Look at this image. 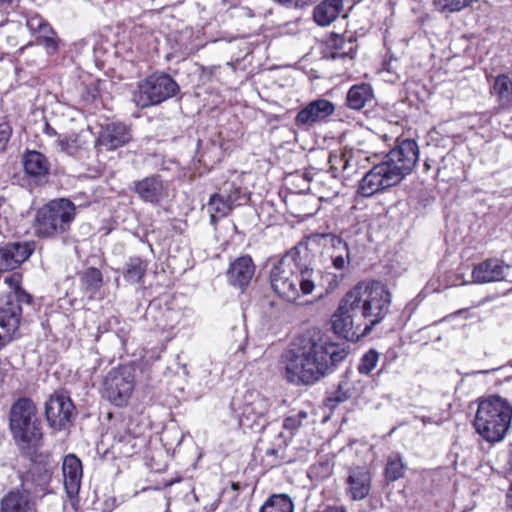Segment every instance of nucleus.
I'll list each match as a JSON object with an SVG mask.
<instances>
[{
	"mask_svg": "<svg viewBox=\"0 0 512 512\" xmlns=\"http://www.w3.org/2000/svg\"><path fill=\"white\" fill-rule=\"evenodd\" d=\"M347 355L343 345L330 341L319 330H308L282 354L283 375L289 383L313 385L333 373Z\"/></svg>",
	"mask_w": 512,
	"mask_h": 512,
	"instance_id": "nucleus-1",
	"label": "nucleus"
},
{
	"mask_svg": "<svg viewBox=\"0 0 512 512\" xmlns=\"http://www.w3.org/2000/svg\"><path fill=\"white\" fill-rule=\"evenodd\" d=\"M311 265L312 255L307 244H297L271 268V289L287 302H295L301 295L311 294L317 279Z\"/></svg>",
	"mask_w": 512,
	"mask_h": 512,
	"instance_id": "nucleus-2",
	"label": "nucleus"
},
{
	"mask_svg": "<svg viewBox=\"0 0 512 512\" xmlns=\"http://www.w3.org/2000/svg\"><path fill=\"white\" fill-rule=\"evenodd\" d=\"M364 321V333H370L389 313L391 293L381 282H360L347 292Z\"/></svg>",
	"mask_w": 512,
	"mask_h": 512,
	"instance_id": "nucleus-3",
	"label": "nucleus"
},
{
	"mask_svg": "<svg viewBox=\"0 0 512 512\" xmlns=\"http://www.w3.org/2000/svg\"><path fill=\"white\" fill-rule=\"evenodd\" d=\"M512 422V405L505 398L492 395L479 401L474 419L477 433L487 442L502 441Z\"/></svg>",
	"mask_w": 512,
	"mask_h": 512,
	"instance_id": "nucleus-4",
	"label": "nucleus"
},
{
	"mask_svg": "<svg viewBox=\"0 0 512 512\" xmlns=\"http://www.w3.org/2000/svg\"><path fill=\"white\" fill-rule=\"evenodd\" d=\"M75 216L76 206L71 200H51L36 211L32 225L34 234L46 239L62 236L70 230Z\"/></svg>",
	"mask_w": 512,
	"mask_h": 512,
	"instance_id": "nucleus-5",
	"label": "nucleus"
},
{
	"mask_svg": "<svg viewBox=\"0 0 512 512\" xmlns=\"http://www.w3.org/2000/svg\"><path fill=\"white\" fill-rule=\"evenodd\" d=\"M9 427L18 444L37 445L42 439L38 409L30 398L21 397L12 404L9 413Z\"/></svg>",
	"mask_w": 512,
	"mask_h": 512,
	"instance_id": "nucleus-6",
	"label": "nucleus"
},
{
	"mask_svg": "<svg viewBox=\"0 0 512 512\" xmlns=\"http://www.w3.org/2000/svg\"><path fill=\"white\" fill-rule=\"evenodd\" d=\"M177 82L168 74H153L138 83L132 93L133 103L140 108L158 105L176 95Z\"/></svg>",
	"mask_w": 512,
	"mask_h": 512,
	"instance_id": "nucleus-7",
	"label": "nucleus"
},
{
	"mask_svg": "<svg viewBox=\"0 0 512 512\" xmlns=\"http://www.w3.org/2000/svg\"><path fill=\"white\" fill-rule=\"evenodd\" d=\"M32 296L23 293L0 296V349L6 346L19 329L25 307L32 304Z\"/></svg>",
	"mask_w": 512,
	"mask_h": 512,
	"instance_id": "nucleus-8",
	"label": "nucleus"
},
{
	"mask_svg": "<svg viewBox=\"0 0 512 512\" xmlns=\"http://www.w3.org/2000/svg\"><path fill=\"white\" fill-rule=\"evenodd\" d=\"M350 301L351 299L348 293H346L340 301L337 310L332 315L331 323L335 334L353 341L369 333L363 332L365 323L361 319L362 317L358 310H356L354 305H351Z\"/></svg>",
	"mask_w": 512,
	"mask_h": 512,
	"instance_id": "nucleus-9",
	"label": "nucleus"
},
{
	"mask_svg": "<svg viewBox=\"0 0 512 512\" xmlns=\"http://www.w3.org/2000/svg\"><path fill=\"white\" fill-rule=\"evenodd\" d=\"M135 384L134 369L122 365L111 369L103 380V391L107 399L116 406L127 404Z\"/></svg>",
	"mask_w": 512,
	"mask_h": 512,
	"instance_id": "nucleus-10",
	"label": "nucleus"
},
{
	"mask_svg": "<svg viewBox=\"0 0 512 512\" xmlns=\"http://www.w3.org/2000/svg\"><path fill=\"white\" fill-rule=\"evenodd\" d=\"M75 416V406L70 397L62 392L49 396L45 403V417L48 425L55 430H64Z\"/></svg>",
	"mask_w": 512,
	"mask_h": 512,
	"instance_id": "nucleus-11",
	"label": "nucleus"
},
{
	"mask_svg": "<svg viewBox=\"0 0 512 512\" xmlns=\"http://www.w3.org/2000/svg\"><path fill=\"white\" fill-rule=\"evenodd\" d=\"M270 407L269 401L259 393H247L240 407L239 424L244 429L263 427L260 421L266 415Z\"/></svg>",
	"mask_w": 512,
	"mask_h": 512,
	"instance_id": "nucleus-12",
	"label": "nucleus"
},
{
	"mask_svg": "<svg viewBox=\"0 0 512 512\" xmlns=\"http://www.w3.org/2000/svg\"><path fill=\"white\" fill-rule=\"evenodd\" d=\"M63 484L67 497L73 508H76L79 499V491L83 477V467L81 460L74 454H68L64 457L62 463Z\"/></svg>",
	"mask_w": 512,
	"mask_h": 512,
	"instance_id": "nucleus-13",
	"label": "nucleus"
},
{
	"mask_svg": "<svg viewBox=\"0 0 512 512\" xmlns=\"http://www.w3.org/2000/svg\"><path fill=\"white\" fill-rule=\"evenodd\" d=\"M25 486L26 481L22 479L21 488H13L3 495L0 512H38L36 501Z\"/></svg>",
	"mask_w": 512,
	"mask_h": 512,
	"instance_id": "nucleus-14",
	"label": "nucleus"
},
{
	"mask_svg": "<svg viewBox=\"0 0 512 512\" xmlns=\"http://www.w3.org/2000/svg\"><path fill=\"white\" fill-rule=\"evenodd\" d=\"M35 249L34 242H11L0 248V272L16 269L29 259Z\"/></svg>",
	"mask_w": 512,
	"mask_h": 512,
	"instance_id": "nucleus-15",
	"label": "nucleus"
},
{
	"mask_svg": "<svg viewBox=\"0 0 512 512\" xmlns=\"http://www.w3.org/2000/svg\"><path fill=\"white\" fill-rule=\"evenodd\" d=\"M510 266L497 258H489L476 264L472 270V281L477 284L499 282L507 279Z\"/></svg>",
	"mask_w": 512,
	"mask_h": 512,
	"instance_id": "nucleus-16",
	"label": "nucleus"
},
{
	"mask_svg": "<svg viewBox=\"0 0 512 512\" xmlns=\"http://www.w3.org/2000/svg\"><path fill=\"white\" fill-rule=\"evenodd\" d=\"M334 104L326 99H317L307 104L295 117V125L306 128L321 122L334 113Z\"/></svg>",
	"mask_w": 512,
	"mask_h": 512,
	"instance_id": "nucleus-17",
	"label": "nucleus"
},
{
	"mask_svg": "<svg viewBox=\"0 0 512 512\" xmlns=\"http://www.w3.org/2000/svg\"><path fill=\"white\" fill-rule=\"evenodd\" d=\"M372 476L365 466H356L348 470L346 493L354 501L365 499L371 490Z\"/></svg>",
	"mask_w": 512,
	"mask_h": 512,
	"instance_id": "nucleus-18",
	"label": "nucleus"
},
{
	"mask_svg": "<svg viewBox=\"0 0 512 512\" xmlns=\"http://www.w3.org/2000/svg\"><path fill=\"white\" fill-rule=\"evenodd\" d=\"M396 185L387 171L379 164L374 165L359 182L358 193L364 197Z\"/></svg>",
	"mask_w": 512,
	"mask_h": 512,
	"instance_id": "nucleus-19",
	"label": "nucleus"
},
{
	"mask_svg": "<svg viewBox=\"0 0 512 512\" xmlns=\"http://www.w3.org/2000/svg\"><path fill=\"white\" fill-rule=\"evenodd\" d=\"M134 190L141 200L151 204H158L168 196V185L158 175L135 182Z\"/></svg>",
	"mask_w": 512,
	"mask_h": 512,
	"instance_id": "nucleus-20",
	"label": "nucleus"
},
{
	"mask_svg": "<svg viewBox=\"0 0 512 512\" xmlns=\"http://www.w3.org/2000/svg\"><path fill=\"white\" fill-rule=\"evenodd\" d=\"M132 139L130 129L123 123H108L100 132L98 142L107 150H114L129 143Z\"/></svg>",
	"mask_w": 512,
	"mask_h": 512,
	"instance_id": "nucleus-21",
	"label": "nucleus"
},
{
	"mask_svg": "<svg viewBox=\"0 0 512 512\" xmlns=\"http://www.w3.org/2000/svg\"><path fill=\"white\" fill-rule=\"evenodd\" d=\"M255 273V265L250 256L235 259L227 270L228 282L243 290L250 283Z\"/></svg>",
	"mask_w": 512,
	"mask_h": 512,
	"instance_id": "nucleus-22",
	"label": "nucleus"
},
{
	"mask_svg": "<svg viewBox=\"0 0 512 512\" xmlns=\"http://www.w3.org/2000/svg\"><path fill=\"white\" fill-rule=\"evenodd\" d=\"M343 0H323L313 10V18L319 26H328L343 12Z\"/></svg>",
	"mask_w": 512,
	"mask_h": 512,
	"instance_id": "nucleus-23",
	"label": "nucleus"
},
{
	"mask_svg": "<svg viewBox=\"0 0 512 512\" xmlns=\"http://www.w3.org/2000/svg\"><path fill=\"white\" fill-rule=\"evenodd\" d=\"M380 165L384 167L396 185L407 175L411 174L414 169V167L406 165V162L399 158L394 148L384 156Z\"/></svg>",
	"mask_w": 512,
	"mask_h": 512,
	"instance_id": "nucleus-24",
	"label": "nucleus"
},
{
	"mask_svg": "<svg viewBox=\"0 0 512 512\" xmlns=\"http://www.w3.org/2000/svg\"><path fill=\"white\" fill-rule=\"evenodd\" d=\"M374 94L371 85L362 83L353 85L346 97L347 106L353 110H361L373 102Z\"/></svg>",
	"mask_w": 512,
	"mask_h": 512,
	"instance_id": "nucleus-25",
	"label": "nucleus"
},
{
	"mask_svg": "<svg viewBox=\"0 0 512 512\" xmlns=\"http://www.w3.org/2000/svg\"><path fill=\"white\" fill-rule=\"evenodd\" d=\"M24 168L28 175L41 179L49 174V162L38 151H28L24 156Z\"/></svg>",
	"mask_w": 512,
	"mask_h": 512,
	"instance_id": "nucleus-26",
	"label": "nucleus"
},
{
	"mask_svg": "<svg viewBox=\"0 0 512 512\" xmlns=\"http://www.w3.org/2000/svg\"><path fill=\"white\" fill-rule=\"evenodd\" d=\"M331 245V260L333 267L344 270L350 263V250L348 244L336 235H328Z\"/></svg>",
	"mask_w": 512,
	"mask_h": 512,
	"instance_id": "nucleus-27",
	"label": "nucleus"
},
{
	"mask_svg": "<svg viewBox=\"0 0 512 512\" xmlns=\"http://www.w3.org/2000/svg\"><path fill=\"white\" fill-rule=\"evenodd\" d=\"M235 206L233 204V198H229L225 192L224 193H214L211 195L208 202V212L210 213V221L212 224L217 222L219 217H225L231 211V209Z\"/></svg>",
	"mask_w": 512,
	"mask_h": 512,
	"instance_id": "nucleus-28",
	"label": "nucleus"
},
{
	"mask_svg": "<svg viewBox=\"0 0 512 512\" xmlns=\"http://www.w3.org/2000/svg\"><path fill=\"white\" fill-rule=\"evenodd\" d=\"M329 47L333 59L346 57L352 59L357 45L352 36L335 35L331 38Z\"/></svg>",
	"mask_w": 512,
	"mask_h": 512,
	"instance_id": "nucleus-29",
	"label": "nucleus"
},
{
	"mask_svg": "<svg viewBox=\"0 0 512 512\" xmlns=\"http://www.w3.org/2000/svg\"><path fill=\"white\" fill-rule=\"evenodd\" d=\"M492 93L502 108L512 107V80L508 75L500 74L495 78Z\"/></svg>",
	"mask_w": 512,
	"mask_h": 512,
	"instance_id": "nucleus-30",
	"label": "nucleus"
},
{
	"mask_svg": "<svg viewBox=\"0 0 512 512\" xmlns=\"http://www.w3.org/2000/svg\"><path fill=\"white\" fill-rule=\"evenodd\" d=\"M357 393V388L348 375L346 374L339 382L337 388L329 393L327 397V402L331 407H335L336 405L347 401L348 399L354 397Z\"/></svg>",
	"mask_w": 512,
	"mask_h": 512,
	"instance_id": "nucleus-31",
	"label": "nucleus"
},
{
	"mask_svg": "<svg viewBox=\"0 0 512 512\" xmlns=\"http://www.w3.org/2000/svg\"><path fill=\"white\" fill-rule=\"evenodd\" d=\"M147 269V263L140 257H130L124 267L123 276L130 283L142 281Z\"/></svg>",
	"mask_w": 512,
	"mask_h": 512,
	"instance_id": "nucleus-32",
	"label": "nucleus"
},
{
	"mask_svg": "<svg viewBox=\"0 0 512 512\" xmlns=\"http://www.w3.org/2000/svg\"><path fill=\"white\" fill-rule=\"evenodd\" d=\"M259 512H294V504L287 494H274L265 501Z\"/></svg>",
	"mask_w": 512,
	"mask_h": 512,
	"instance_id": "nucleus-33",
	"label": "nucleus"
},
{
	"mask_svg": "<svg viewBox=\"0 0 512 512\" xmlns=\"http://www.w3.org/2000/svg\"><path fill=\"white\" fill-rule=\"evenodd\" d=\"M82 289L92 297L102 286L103 277L99 269L90 267L80 275Z\"/></svg>",
	"mask_w": 512,
	"mask_h": 512,
	"instance_id": "nucleus-34",
	"label": "nucleus"
},
{
	"mask_svg": "<svg viewBox=\"0 0 512 512\" xmlns=\"http://www.w3.org/2000/svg\"><path fill=\"white\" fill-rule=\"evenodd\" d=\"M397 155L406 165L415 167L419 159V147L415 140L405 139L394 147Z\"/></svg>",
	"mask_w": 512,
	"mask_h": 512,
	"instance_id": "nucleus-35",
	"label": "nucleus"
},
{
	"mask_svg": "<svg viewBox=\"0 0 512 512\" xmlns=\"http://www.w3.org/2000/svg\"><path fill=\"white\" fill-rule=\"evenodd\" d=\"M406 469L407 466L402 457L398 453L391 454L385 467V479L388 482H395L404 476Z\"/></svg>",
	"mask_w": 512,
	"mask_h": 512,
	"instance_id": "nucleus-36",
	"label": "nucleus"
},
{
	"mask_svg": "<svg viewBox=\"0 0 512 512\" xmlns=\"http://www.w3.org/2000/svg\"><path fill=\"white\" fill-rule=\"evenodd\" d=\"M353 153L351 150L334 151L329 155L330 170L336 177V173L346 172L351 167Z\"/></svg>",
	"mask_w": 512,
	"mask_h": 512,
	"instance_id": "nucleus-37",
	"label": "nucleus"
},
{
	"mask_svg": "<svg viewBox=\"0 0 512 512\" xmlns=\"http://www.w3.org/2000/svg\"><path fill=\"white\" fill-rule=\"evenodd\" d=\"M56 144L60 151L70 155H77L83 148L84 142L77 134L60 135L56 140Z\"/></svg>",
	"mask_w": 512,
	"mask_h": 512,
	"instance_id": "nucleus-38",
	"label": "nucleus"
},
{
	"mask_svg": "<svg viewBox=\"0 0 512 512\" xmlns=\"http://www.w3.org/2000/svg\"><path fill=\"white\" fill-rule=\"evenodd\" d=\"M475 1L476 0H433V7L439 13L451 14L464 10Z\"/></svg>",
	"mask_w": 512,
	"mask_h": 512,
	"instance_id": "nucleus-39",
	"label": "nucleus"
},
{
	"mask_svg": "<svg viewBox=\"0 0 512 512\" xmlns=\"http://www.w3.org/2000/svg\"><path fill=\"white\" fill-rule=\"evenodd\" d=\"M379 354L376 350L370 349L366 352L358 365V371L361 374L368 375L377 365Z\"/></svg>",
	"mask_w": 512,
	"mask_h": 512,
	"instance_id": "nucleus-40",
	"label": "nucleus"
},
{
	"mask_svg": "<svg viewBox=\"0 0 512 512\" xmlns=\"http://www.w3.org/2000/svg\"><path fill=\"white\" fill-rule=\"evenodd\" d=\"M21 280L22 276L21 274L14 272L8 276L4 277V283L7 284L9 291L4 293L3 295H16L19 296L20 294H24L25 296H31L29 293H27L22 287H21Z\"/></svg>",
	"mask_w": 512,
	"mask_h": 512,
	"instance_id": "nucleus-41",
	"label": "nucleus"
},
{
	"mask_svg": "<svg viewBox=\"0 0 512 512\" xmlns=\"http://www.w3.org/2000/svg\"><path fill=\"white\" fill-rule=\"evenodd\" d=\"M231 199L233 198L234 205H240L241 199L244 197V194L241 191V188L237 186L234 182H225L223 186L219 189L218 193H224Z\"/></svg>",
	"mask_w": 512,
	"mask_h": 512,
	"instance_id": "nucleus-42",
	"label": "nucleus"
},
{
	"mask_svg": "<svg viewBox=\"0 0 512 512\" xmlns=\"http://www.w3.org/2000/svg\"><path fill=\"white\" fill-rule=\"evenodd\" d=\"M307 418L305 411H299L296 414L290 415L284 419L283 427L287 430H297L303 423V420Z\"/></svg>",
	"mask_w": 512,
	"mask_h": 512,
	"instance_id": "nucleus-43",
	"label": "nucleus"
},
{
	"mask_svg": "<svg viewBox=\"0 0 512 512\" xmlns=\"http://www.w3.org/2000/svg\"><path fill=\"white\" fill-rule=\"evenodd\" d=\"M284 452L285 449L282 445H279L278 447H271L266 449L265 455L268 458H271V461L268 462V464L271 467H275L280 465L284 460Z\"/></svg>",
	"mask_w": 512,
	"mask_h": 512,
	"instance_id": "nucleus-44",
	"label": "nucleus"
},
{
	"mask_svg": "<svg viewBox=\"0 0 512 512\" xmlns=\"http://www.w3.org/2000/svg\"><path fill=\"white\" fill-rule=\"evenodd\" d=\"M12 136V127L6 120L0 122V153L7 149V144Z\"/></svg>",
	"mask_w": 512,
	"mask_h": 512,
	"instance_id": "nucleus-45",
	"label": "nucleus"
},
{
	"mask_svg": "<svg viewBox=\"0 0 512 512\" xmlns=\"http://www.w3.org/2000/svg\"><path fill=\"white\" fill-rule=\"evenodd\" d=\"M12 212L11 205L7 203L4 197H0V232L6 229Z\"/></svg>",
	"mask_w": 512,
	"mask_h": 512,
	"instance_id": "nucleus-46",
	"label": "nucleus"
},
{
	"mask_svg": "<svg viewBox=\"0 0 512 512\" xmlns=\"http://www.w3.org/2000/svg\"><path fill=\"white\" fill-rule=\"evenodd\" d=\"M46 21L40 16H33L27 20V27L33 33H37L45 25Z\"/></svg>",
	"mask_w": 512,
	"mask_h": 512,
	"instance_id": "nucleus-47",
	"label": "nucleus"
},
{
	"mask_svg": "<svg viewBox=\"0 0 512 512\" xmlns=\"http://www.w3.org/2000/svg\"><path fill=\"white\" fill-rule=\"evenodd\" d=\"M40 44L44 45L49 53H54L58 49V40L55 35L40 40Z\"/></svg>",
	"mask_w": 512,
	"mask_h": 512,
	"instance_id": "nucleus-48",
	"label": "nucleus"
},
{
	"mask_svg": "<svg viewBox=\"0 0 512 512\" xmlns=\"http://www.w3.org/2000/svg\"><path fill=\"white\" fill-rule=\"evenodd\" d=\"M39 34L38 38H39V41L46 38V37H50L52 35H55V31L52 29V27L46 22L45 25L41 28V30L39 32H37Z\"/></svg>",
	"mask_w": 512,
	"mask_h": 512,
	"instance_id": "nucleus-49",
	"label": "nucleus"
},
{
	"mask_svg": "<svg viewBox=\"0 0 512 512\" xmlns=\"http://www.w3.org/2000/svg\"><path fill=\"white\" fill-rule=\"evenodd\" d=\"M44 132L48 135V136H57V132L54 128H52L49 123H45V127H44Z\"/></svg>",
	"mask_w": 512,
	"mask_h": 512,
	"instance_id": "nucleus-50",
	"label": "nucleus"
},
{
	"mask_svg": "<svg viewBox=\"0 0 512 512\" xmlns=\"http://www.w3.org/2000/svg\"><path fill=\"white\" fill-rule=\"evenodd\" d=\"M506 505L512 510V482L506 495Z\"/></svg>",
	"mask_w": 512,
	"mask_h": 512,
	"instance_id": "nucleus-51",
	"label": "nucleus"
},
{
	"mask_svg": "<svg viewBox=\"0 0 512 512\" xmlns=\"http://www.w3.org/2000/svg\"><path fill=\"white\" fill-rule=\"evenodd\" d=\"M324 512H346V511L342 508L333 507V508L326 509Z\"/></svg>",
	"mask_w": 512,
	"mask_h": 512,
	"instance_id": "nucleus-52",
	"label": "nucleus"
},
{
	"mask_svg": "<svg viewBox=\"0 0 512 512\" xmlns=\"http://www.w3.org/2000/svg\"><path fill=\"white\" fill-rule=\"evenodd\" d=\"M508 464L510 465V467L512 469V448L510 449V452H509Z\"/></svg>",
	"mask_w": 512,
	"mask_h": 512,
	"instance_id": "nucleus-53",
	"label": "nucleus"
},
{
	"mask_svg": "<svg viewBox=\"0 0 512 512\" xmlns=\"http://www.w3.org/2000/svg\"><path fill=\"white\" fill-rule=\"evenodd\" d=\"M170 485H172V482H168L165 484V486H170Z\"/></svg>",
	"mask_w": 512,
	"mask_h": 512,
	"instance_id": "nucleus-54",
	"label": "nucleus"
}]
</instances>
